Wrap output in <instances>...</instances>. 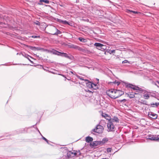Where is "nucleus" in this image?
<instances>
[{
  "label": "nucleus",
  "instance_id": "f257e3e1",
  "mask_svg": "<svg viewBox=\"0 0 159 159\" xmlns=\"http://www.w3.org/2000/svg\"><path fill=\"white\" fill-rule=\"evenodd\" d=\"M125 85L127 87L130 88L134 90H135L137 92L139 91L142 93L143 94V98L144 99H148L149 98L151 95L150 92L131 84H126Z\"/></svg>",
  "mask_w": 159,
  "mask_h": 159
},
{
  "label": "nucleus",
  "instance_id": "f03ea898",
  "mask_svg": "<svg viewBox=\"0 0 159 159\" xmlns=\"http://www.w3.org/2000/svg\"><path fill=\"white\" fill-rule=\"evenodd\" d=\"M52 53L58 56L65 57L70 60H73L74 59V56L69 53L60 52L54 49H52Z\"/></svg>",
  "mask_w": 159,
  "mask_h": 159
},
{
  "label": "nucleus",
  "instance_id": "7ed1b4c3",
  "mask_svg": "<svg viewBox=\"0 0 159 159\" xmlns=\"http://www.w3.org/2000/svg\"><path fill=\"white\" fill-rule=\"evenodd\" d=\"M52 53L58 56L65 57L70 60H73L74 59V56L69 53L60 52L54 49H52Z\"/></svg>",
  "mask_w": 159,
  "mask_h": 159
},
{
  "label": "nucleus",
  "instance_id": "20e7f679",
  "mask_svg": "<svg viewBox=\"0 0 159 159\" xmlns=\"http://www.w3.org/2000/svg\"><path fill=\"white\" fill-rule=\"evenodd\" d=\"M103 130V126L101 125H98L96 126L95 128L92 130L91 133H92L93 132L100 134L102 133Z\"/></svg>",
  "mask_w": 159,
  "mask_h": 159
},
{
  "label": "nucleus",
  "instance_id": "39448f33",
  "mask_svg": "<svg viewBox=\"0 0 159 159\" xmlns=\"http://www.w3.org/2000/svg\"><path fill=\"white\" fill-rule=\"evenodd\" d=\"M111 121V120L108 121L107 123V130L108 132L114 131H115L114 125Z\"/></svg>",
  "mask_w": 159,
  "mask_h": 159
},
{
  "label": "nucleus",
  "instance_id": "423d86ee",
  "mask_svg": "<svg viewBox=\"0 0 159 159\" xmlns=\"http://www.w3.org/2000/svg\"><path fill=\"white\" fill-rule=\"evenodd\" d=\"M115 95H111V98L114 99H116L124 94V92L122 91L119 90H116L115 92Z\"/></svg>",
  "mask_w": 159,
  "mask_h": 159
},
{
  "label": "nucleus",
  "instance_id": "0eeeda50",
  "mask_svg": "<svg viewBox=\"0 0 159 159\" xmlns=\"http://www.w3.org/2000/svg\"><path fill=\"white\" fill-rule=\"evenodd\" d=\"M145 104L146 105H148L150 107H157L159 106V102H157L155 103H151L149 104H147L145 103Z\"/></svg>",
  "mask_w": 159,
  "mask_h": 159
},
{
  "label": "nucleus",
  "instance_id": "6e6552de",
  "mask_svg": "<svg viewBox=\"0 0 159 159\" xmlns=\"http://www.w3.org/2000/svg\"><path fill=\"white\" fill-rule=\"evenodd\" d=\"M116 90V89H109L107 92V94L108 96L111 98V95H112L110 93H115Z\"/></svg>",
  "mask_w": 159,
  "mask_h": 159
},
{
  "label": "nucleus",
  "instance_id": "1a4fd4ad",
  "mask_svg": "<svg viewBox=\"0 0 159 159\" xmlns=\"http://www.w3.org/2000/svg\"><path fill=\"white\" fill-rule=\"evenodd\" d=\"M22 55L25 57L27 58L32 63H33V61H31L30 59V58H32L29 55L26 54V53L24 52L22 53Z\"/></svg>",
  "mask_w": 159,
  "mask_h": 159
},
{
  "label": "nucleus",
  "instance_id": "9d476101",
  "mask_svg": "<svg viewBox=\"0 0 159 159\" xmlns=\"http://www.w3.org/2000/svg\"><path fill=\"white\" fill-rule=\"evenodd\" d=\"M74 153L75 151L73 152L71 151H69L67 153V156L69 158L73 157L75 156V155H74Z\"/></svg>",
  "mask_w": 159,
  "mask_h": 159
},
{
  "label": "nucleus",
  "instance_id": "9b49d317",
  "mask_svg": "<svg viewBox=\"0 0 159 159\" xmlns=\"http://www.w3.org/2000/svg\"><path fill=\"white\" fill-rule=\"evenodd\" d=\"M41 50H43L44 51H46L48 52L52 53V50H50L47 49H44L43 48L39 47H36L35 51H39Z\"/></svg>",
  "mask_w": 159,
  "mask_h": 159
},
{
  "label": "nucleus",
  "instance_id": "f8f14e48",
  "mask_svg": "<svg viewBox=\"0 0 159 159\" xmlns=\"http://www.w3.org/2000/svg\"><path fill=\"white\" fill-rule=\"evenodd\" d=\"M102 117L105 118L106 120H107L108 121H109L111 120V116L107 114L102 113Z\"/></svg>",
  "mask_w": 159,
  "mask_h": 159
},
{
  "label": "nucleus",
  "instance_id": "ddd939ff",
  "mask_svg": "<svg viewBox=\"0 0 159 159\" xmlns=\"http://www.w3.org/2000/svg\"><path fill=\"white\" fill-rule=\"evenodd\" d=\"M85 81L87 82L86 83V86L89 89H92V82L89 81L88 80H85Z\"/></svg>",
  "mask_w": 159,
  "mask_h": 159
},
{
  "label": "nucleus",
  "instance_id": "4468645a",
  "mask_svg": "<svg viewBox=\"0 0 159 159\" xmlns=\"http://www.w3.org/2000/svg\"><path fill=\"white\" fill-rule=\"evenodd\" d=\"M108 139L107 138H103L102 141H100L101 142V146L103 145L105 143H107L108 141Z\"/></svg>",
  "mask_w": 159,
  "mask_h": 159
},
{
  "label": "nucleus",
  "instance_id": "2eb2a0df",
  "mask_svg": "<svg viewBox=\"0 0 159 159\" xmlns=\"http://www.w3.org/2000/svg\"><path fill=\"white\" fill-rule=\"evenodd\" d=\"M125 11L128 13H130L131 12H132L134 13V14H139V13H140L139 12H138V11H132V10H130L129 9H126V10H125Z\"/></svg>",
  "mask_w": 159,
  "mask_h": 159
},
{
  "label": "nucleus",
  "instance_id": "dca6fc26",
  "mask_svg": "<svg viewBox=\"0 0 159 159\" xmlns=\"http://www.w3.org/2000/svg\"><path fill=\"white\" fill-rule=\"evenodd\" d=\"M148 115L152 116V117H153V118L154 119H157L158 116L157 114L154 113L152 112H150L149 113Z\"/></svg>",
  "mask_w": 159,
  "mask_h": 159
},
{
  "label": "nucleus",
  "instance_id": "f3484780",
  "mask_svg": "<svg viewBox=\"0 0 159 159\" xmlns=\"http://www.w3.org/2000/svg\"><path fill=\"white\" fill-rule=\"evenodd\" d=\"M111 120L112 123L113 122H115L116 123L119 122V120L118 118L116 116H114L112 119L111 118Z\"/></svg>",
  "mask_w": 159,
  "mask_h": 159
},
{
  "label": "nucleus",
  "instance_id": "a211bd4d",
  "mask_svg": "<svg viewBox=\"0 0 159 159\" xmlns=\"http://www.w3.org/2000/svg\"><path fill=\"white\" fill-rule=\"evenodd\" d=\"M85 140L87 143H89L93 141V139L92 137L88 136L86 138Z\"/></svg>",
  "mask_w": 159,
  "mask_h": 159
},
{
  "label": "nucleus",
  "instance_id": "6ab92c4d",
  "mask_svg": "<svg viewBox=\"0 0 159 159\" xmlns=\"http://www.w3.org/2000/svg\"><path fill=\"white\" fill-rule=\"evenodd\" d=\"M107 46L102 44V46H100V47L98 49V50H101L102 51H104L105 50H106Z\"/></svg>",
  "mask_w": 159,
  "mask_h": 159
},
{
  "label": "nucleus",
  "instance_id": "aec40b11",
  "mask_svg": "<svg viewBox=\"0 0 159 159\" xmlns=\"http://www.w3.org/2000/svg\"><path fill=\"white\" fill-rule=\"evenodd\" d=\"M156 137V136L150 135L148 136V138L147 139L152 141H155Z\"/></svg>",
  "mask_w": 159,
  "mask_h": 159
},
{
  "label": "nucleus",
  "instance_id": "412c9836",
  "mask_svg": "<svg viewBox=\"0 0 159 159\" xmlns=\"http://www.w3.org/2000/svg\"><path fill=\"white\" fill-rule=\"evenodd\" d=\"M106 52L109 53L110 54H112L113 53H115V50H111L110 49H106V51L105 52V54H106Z\"/></svg>",
  "mask_w": 159,
  "mask_h": 159
},
{
  "label": "nucleus",
  "instance_id": "4be33fe9",
  "mask_svg": "<svg viewBox=\"0 0 159 159\" xmlns=\"http://www.w3.org/2000/svg\"><path fill=\"white\" fill-rule=\"evenodd\" d=\"M55 29L56 30V32L53 34H51L53 35H57L58 34H61V32L59 30L57 29V28H55Z\"/></svg>",
  "mask_w": 159,
  "mask_h": 159
},
{
  "label": "nucleus",
  "instance_id": "5701e85b",
  "mask_svg": "<svg viewBox=\"0 0 159 159\" xmlns=\"http://www.w3.org/2000/svg\"><path fill=\"white\" fill-rule=\"evenodd\" d=\"M92 89H98V85L96 84L92 83Z\"/></svg>",
  "mask_w": 159,
  "mask_h": 159
},
{
  "label": "nucleus",
  "instance_id": "b1692460",
  "mask_svg": "<svg viewBox=\"0 0 159 159\" xmlns=\"http://www.w3.org/2000/svg\"><path fill=\"white\" fill-rule=\"evenodd\" d=\"M94 45L98 49L100 47V46H102V44L98 43H94Z\"/></svg>",
  "mask_w": 159,
  "mask_h": 159
},
{
  "label": "nucleus",
  "instance_id": "393cba45",
  "mask_svg": "<svg viewBox=\"0 0 159 159\" xmlns=\"http://www.w3.org/2000/svg\"><path fill=\"white\" fill-rule=\"evenodd\" d=\"M81 154L79 150L76 151L75 152V153H74V155L77 156H79Z\"/></svg>",
  "mask_w": 159,
  "mask_h": 159
},
{
  "label": "nucleus",
  "instance_id": "a878e982",
  "mask_svg": "<svg viewBox=\"0 0 159 159\" xmlns=\"http://www.w3.org/2000/svg\"><path fill=\"white\" fill-rule=\"evenodd\" d=\"M78 39L80 41L83 43L86 42L87 41L86 39L82 37H79Z\"/></svg>",
  "mask_w": 159,
  "mask_h": 159
},
{
  "label": "nucleus",
  "instance_id": "bb28decb",
  "mask_svg": "<svg viewBox=\"0 0 159 159\" xmlns=\"http://www.w3.org/2000/svg\"><path fill=\"white\" fill-rule=\"evenodd\" d=\"M127 96L130 98H133L134 97L135 95L134 94H131L130 93H126Z\"/></svg>",
  "mask_w": 159,
  "mask_h": 159
},
{
  "label": "nucleus",
  "instance_id": "cd10ccee",
  "mask_svg": "<svg viewBox=\"0 0 159 159\" xmlns=\"http://www.w3.org/2000/svg\"><path fill=\"white\" fill-rule=\"evenodd\" d=\"M94 142L95 143V146H96L98 145H101V142L100 141H94Z\"/></svg>",
  "mask_w": 159,
  "mask_h": 159
},
{
  "label": "nucleus",
  "instance_id": "c85d7f7f",
  "mask_svg": "<svg viewBox=\"0 0 159 159\" xmlns=\"http://www.w3.org/2000/svg\"><path fill=\"white\" fill-rule=\"evenodd\" d=\"M42 138L48 144H49V145H50V143H49V140H48L47 139H46L44 137H43V136H42Z\"/></svg>",
  "mask_w": 159,
  "mask_h": 159
},
{
  "label": "nucleus",
  "instance_id": "c756f323",
  "mask_svg": "<svg viewBox=\"0 0 159 159\" xmlns=\"http://www.w3.org/2000/svg\"><path fill=\"white\" fill-rule=\"evenodd\" d=\"M49 1L48 0H40V2H44L45 3H49Z\"/></svg>",
  "mask_w": 159,
  "mask_h": 159
},
{
  "label": "nucleus",
  "instance_id": "7c9ffc66",
  "mask_svg": "<svg viewBox=\"0 0 159 159\" xmlns=\"http://www.w3.org/2000/svg\"><path fill=\"white\" fill-rule=\"evenodd\" d=\"M23 128L19 129L18 131V133H24V131L23 130Z\"/></svg>",
  "mask_w": 159,
  "mask_h": 159
},
{
  "label": "nucleus",
  "instance_id": "2f4dec72",
  "mask_svg": "<svg viewBox=\"0 0 159 159\" xmlns=\"http://www.w3.org/2000/svg\"><path fill=\"white\" fill-rule=\"evenodd\" d=\"M154 84L157 86L158 88H159V81H157L155 82L154 83Z\"/></svg>",
  "mask_w": 159,
  "mask_h": 159
},
{
  "label": "nucleus",
  "instance_id": "473e14b6",
  "mask_svg": "<svg viewBox=\"0 0 159 159\" xmlns=\"http://www.w3.org/2000/svg\"><path fill=\"white\" fill-rule=\"evenodd\" d=\"M111 83H112V82H111ZM112 83H114V84H117V85L118 86L120 84V82H119L118 81H116V80H115L113 82H112Z\"/></svg>",
  "mask_w": 159,
  "mask_h": 159
},
{
  "label": "nucleus",
  "instance_id": "72a5a7b5",
  "mask_svg": "<svg viewBox=\"0 0 159 159\" xmlns=\"http://www.w3.org/2000/svg\"><path fill=\"white\" fill-rule=\"evenodd\" d=\"M62 23L64 24H67V25H70L69 22H68L66 20H63Z\"/></svg>",
  "mask_w": 159,
  "mask_h": 159
},
{
  "label": "nucleus",
  "instance_id": "f704fd0d",
  "mask_svg": "<svg viewBox=\"0 0 159 159\" xmlns=\"http://www.w3.org/2000/svg\"><path fill=\"white\" fill-rule=\"evenodd\" d=\"M32 126L31 127H32ZM30 128V127H28V128H23V130H24V133H27V132L28 129L29 128Z\"/></svg>",
  "mask_w": 159,
  "mask_h": 159
},
{
  "label": "nucleus",
  "instance_id": "c9c22d12",
  "mask_svg": "<svg viewBox=\"0 0 159 159\" xmlns=\"http://www.w3.org/2000/svg\"><path fill=\"white\" fill-rule=\"evenodd\" d=\"M29 48H30V49L34 50V51H35V49L36 47H33L32 46H30L29 47Z\"/></svg>",
  "mask_w": 159,
  "mask_h": 159
},
{
  "label": "nucleus",
  "instance_id": "e433bc0d",
  "mask_svg": "<svg viewBox=\"0 0 159 159\" xmlns=\"http://www.w3.org/2000/svg\"><path fill=\"white\" fill-rule=\"evenodd\" d=\"M112 150V149L111 148H108L107 149V152L109 153L111 152V151Z\"/></svg>",
  "mask_w": 159,
  "mask_h": 159
},
{
  "label": "nucleus",
  "instance_id": "4c0bfd02",
  "mask_svg": "<svg viewBox=\"0 0 159 159\" xmlns=\"http://www.w3.org/2000/svg\"><path fill=\"white\" fill-rule=\"evenodd\" d=\"M34 23L35 24L38 25H40V23L37 20H36L35 22H34Z\"/></svg>",
  "mask_w": 159,
  "mask_h": 159
},
{
  "label": "nucleus",
  "instance_id": "58836bf2",
  "mask_svg": "<svg viewBox=\"0 0 159 159\" xmlns=\"http://www.w3.org/2000/svg\"><path fill=\"white\" fill-rule=\"evenodd\" d=\"M31 37L32 38H40V36L39 35V36L33 35V36H32Z\"/></svg>",
  "mask_w": 159,
  "mask_h": 159
},
{
  "label": "nucleus",
  "instance_id": "ea45409f",
  "mask_svg": "<svg viewBox=\"0 0 159 159\" xmlns=\"http://www.w3.org/2000/svg\"><path fill=\"white\" fill-rule=\"evenodd\" d=\"M79 47L78 46H77L76 45H73L71 46V48H74L75 49H77V48Z\"/></svg>",
  "mask_w": 159,
  "mask_h": 159
},
{
  "label": "nucleus",
  "instance_id": "a19ab883",
  "mask_svg": "<svg viewBox=\"0 0 159 159\" xmlns=\"http://www.w3.org/2000/svg\"><path fill=\"white\" fill-rule=\"evenodd\" d=\"M122 63H129V62L127 60H125L122 62Z\"/></svg>",
  "mask_w": 159,
  "mask_h": 159
},
{
  "label": "nucleus",
  "instance_id": "79ce46f5",
  "mask_svg": "<svg viewBox=\"0 0 159 159\" xmlns=\"http://www.w3.org/2000/svg\"><path fill=\"white\" fill-rule=\"evenodd\" d=\"M90 145L91 146H95V143L94 142H93L91 143H90Z\"/></svg>",
  "mask_w": 159,
  "mask_h": 159
},
{
  "label": "nucleus",
  "instance_id": "37998d69",
  "mask_svg": "<svg viewBox=\"0 0 159 159\" xmlns=\"http://www.w3.org/2000/svg\"><path fill=\"white\" fill-rule=\"evenodd\" d=\"M38 66H39L38 68L40 69H43V66L42 65H38Z\"/></svg>",
  "mask_w": 159,
  "mask_h": 159
},
{
  "label": "nucleus",
  "instance_id": "c03bdc74",
  "mask_svg": "<svg viewBox=\"0 0 159 159\" xmlns=\"http://www.w3.org/2000/svg\"><path fill=\"white\" fill-rule=\"evenodd\" d=\"M78 78L80 80H84L82 77H80V76H77Z\"/></svg>",
  "mask_w": 159,
  "mask_h": 159
},
{
  "label": "nucleus",
  "instance_id": "a18cd8bd",
  "mask_svg": "<svg viewBox=\"0 0 159 159\" xmlns=\"http://www.w3.org/2000/svg\"><path fill=\"white\" fill-rule=\"evenodd\" d=\"M63 20L59 19H57V21L60 23H62Z\"/></svg>",
  "mask_w": 159,
  "mask_h": 159
},
{
  "label": "nucleus",
  "instance_id": "49530a36",
  "mask_svg": "<svg viewBox=\"0 0 159 159\" xmlns=\"http://www.w3.org/2000/svg\"><path fill=\"white\" fill-rule=\"evenodd\" d=\"M48 72H49V73H52L53 74H57V73H55V72H54L53 71H52L50 70H48Z\"/></svg>",
  "mask_w": 159,
  "mask_h": 159
},
{
  "label": "nucleus",
  "instance_id": "de8ad7c7",
  "mask_svg": "<svg viewBox=\"0 0 159 159\" xmlns=\"http://www.w3.org/2000/svg\"><path fill=\"white\" fill-rule=\"evenodd\" d=\"M57 74L58 75H61V76H62L63 77H64L66 79V76L65 75H63V74Z\"/></svg>",
  "mask_w": 159,
  "mask_h": 159
},
{
  "label": "nucleus",
  "instance_id": "09e8293b",
  "mask_svg": "<svg viewBox=\"0 0 159 159\" xmlns=\"http://www.w3.org/2000/svg\"><path fill=\"white\" fill-rule=\"evenodd\" d=\"M156 141L159 142V137H156Z\"/></svg>",
  "mask_w": 159,
  "mask_h": 159
},
{
  "label": "nucleus",
  "instance_id": "8fccbe9b",
  "mask_svg": "<svg viewBox=\"0 0 159 159\" xmlns=\"http://www.w3.org/2000/svg\"><path fill=\"white\" fill-rule=\"evenodd\" d=\"M88 92L89 93H91V94H92L93 93V92H92L91 91L89 90H88Z\"/></svg>",
  "mask_w": 159,
  "mask_h": 159
},
{
  "label": "nucleus",
  "instance_id": "3c124183",
  "mask_svg": "<svg viewBox=\"0 0 159 159\" xmlns=\"http://www.w3.org/2000/svg\"><path fill=\"white\" fill-rule=\"evenodd\" d=\"M44 70L47 71V72H48V70H47V69H45V68H44L43 67V69Z\"/></svg>",
  "mask_w": 159,
  "mask_h": 159
},
{
  "label": "nucleus",
  "instance_id": "603ef678",
  "mask_svg": "<svg viewBox=\"0 0 159 159\" xmlns=\"http://www.w3.org/2000/svg\"><path fill=\"white\" fill-rule=\"evenodd\" d=\"M122 102H125L126 101V99H122Z\"/></svg>",
  "mask_w": 159,
  "mask_h": 159
},
{
  "label": "nucleus",
  "instance_id": "864d4df0",
  "mask_svg": "<svg viewBox=\"0 0 159 159\" xmlns=\"http://www.w3.org/2000/svg\"><path fill=\"white\" fill-rule=\"evenodd\" d=\"M118 102H122V100H119L118 101Z\"/></svg>",
  "mask_w": 159,
  "mask_h": 159
},
{
  "label": "nucleus",
  "instance_id": "5fc2aeb1",
  "mask_svg": "<svg viewBox=\"0 0 159 159\" xmlns=\"http://www.w3.org/2000/svg\"><path fill=\"white\" fill-rule=\"evenodd\" d=\"M96 80L98 81L97 83L98 84V83L99 82L98 81H99V79H98V78H96Z\"/></svg>",
  "mask_w": 159,
  "mask_h": 159
},
{
  "label": "nucleus",
  "instance_id": "6e6d98bb",
  "mask_svg": "<svg viewBox=\"0 0 159 159\" xmlns=\"http://www.w3.org/2000/svg\"><path fill=\"white\" fill-rule=\"evenodd\" d=\"M88 90H89L88 89H85L84 90L85 92H88Z\"/></svg>",
  "mask_w": 159,
  "mask_h": 159
},
{
  "label": "nucleus",
  "instance_id": "4d7b16f0",
  "mask_svg": "<svg viewBox=\"0 0 159 159\" xmlns=\"http://www.w3.org/2000/svg\"><path fill=\"white\" fill-rule=\"evenodd\" d=\"M37 130L38 131V132H39V133H40V132L39 131V130L38 129H37Z\"/></svg>",
  "mask_w": 159,
  "mask_h": 159
},
{
  "label": "nucleus",
  "instance_id": "13d9d810",
  "mask_svg": "<svg viewBox=\"0 0 159 159\" xmlns=\"http://www.w3.org/2000/svg\"><path fill=\"white\" fill-rule=\"evenodd\" d=\"M39 134H40V135L42 136H42H43L42 135V134H41L40 133Z\"/></svg>",
  "mask_w": 159,
  "mask_h": 159
},
{
  "label": "nucleus",
  "instance_id": "bf43d9fd",
  "mask_svg": "<svg viewBox=\"0 0 159 159\" xmlns=\"http://www.w3.org/2000/svg\"><path fill=\"white\" fill-rule=\"evenodd\" d=\"M70 72L72 74H73V72L72 71H70Z\"/></svg>",
  "mask_w": 159,
  "mask_h": 159
},
{
  "label": "nucleus",
  "instance_id": "052dcab7",
  "mask_svg": "<svg viewBox=\"0 0 159 159\" xmlns=\"http://www.w3.org/2000/svg\"><path fill=\"white\" fill-rule=\"evenodd\" d=\"M17 64H13L14 65H17Z\"/></svg>",
  "mask_w": 159,
  "mask_h": 159
},
{
  "label": "nucleus",
  "instance_id": "680f3d73",
  "mask_svg": "<svg viewBox=\"0 0 159 159\" xmlns=\"http://www.w3.org/2000/svg\"><path fill=\"white\" fill-rule=\"evenodd\" d=\"M157 85H158V86H159V84H157Z\"/></svg>",
  "mask_w": 159,
  "mask_h": 159
},
{
  "label": "nucleus",
  "instance_id": "e2e57ef3",
  "mask_svg": "<svg viewBox=\"0 0 159 159\" xmlns=\"http://www.w3.org/2000/svg\"><path fill=\"white\" fill-rule=\"evenodd\" d=\"M18 54H19V53H17L16 54H17V55H18Z\"/></svg>",
  "mask_w": 159,
  "mask_h": 159
},
{
  "label": "nucleus",
  "instance_id": "0e129e2a",
  "mask_svg": "<svg viewBox=\"0 0 159 159\" xmlns=\"http://www.w3.org/2000/svg\"><path fill=\"white\" fill-rule=\"evenodd\" d=\"M53 70H54L57 71L56 70H54V69Z\"/></svg>",
  "mask_w": 159,
  "mask_h": 159
},
{
  "label": "nucleus",
  "instance_id": "69168bd1",
  "mask_svg": "<svg viewBox=\"0 0 159 159\" xmlns=\"http://www.w3.org/2000/svg\"><path fill=\"white\" fill-rule=\"evenodd\" d=\"M22 53H20V54H22Z\"/></svg>",
  "mask_w": 159,
  "mask_h": 159
},
{
  "label": "nucleus",
  "instance_id": "338daca9",
  "mask_svg": "<svg viewBox=\"0 0 159 159\" xmlns=\"http://www.w3.org/2000/svg\"><path fill=\"white\" fill-rule=\"evenodd\" d=\"M1 22H0V24H1Z\"/></svg>",
  "mask_w": 159,
  "mask_h": 159
}]
</instances>
